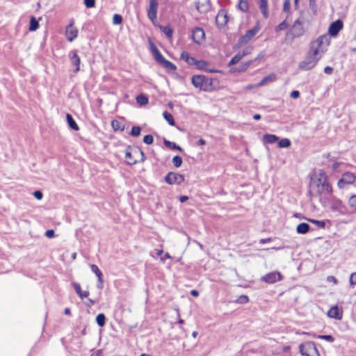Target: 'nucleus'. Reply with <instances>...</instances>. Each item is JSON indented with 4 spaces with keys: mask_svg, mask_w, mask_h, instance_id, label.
<instances>
[{
    "mask_svg": "<svg viewBox=\"0 0 356 356\" xmlns=\"http://www.w3.org/2000/svg\"><path fill=\"white\" fill-rule=\"evenodd\" d=\"M259 9L265 19L268 17V0H259Z\"/></svg>",
    "mask_w": 356,
    "mask_h": 356,
    "instance_id": "nucleus-22",
    "label": "nucleus"
},
{
    "mask_svg": "<svg viewBox=\"0 0 356 356\" xmlns=\"http://www.w3.org/2000/svg\"><path fill=\"white\" fill-rule=\"evenodd\" d=\"M310 226L306 222L300 223L296 227V232L300 234H305L309 232Z\"/></svg>",
    "mask_w": 356,
    "mask_h": 356,
    "instance_id": "nucleus-25",
    "label": "nucleus"
},
{
    "mask_svg": "<svg viewBox=\"0 0 356 356\" xmlns=\"http://www.w3.org/2000/svg\"><path fill=\"white\" fill-rule=\"evenodd\" d=\"M136 102L138 104L144 106L148 103V99L144 95H139L136 97Z\"/></svg>",
    "mask_w": 356,
    "mask_h": 356,
    "instance_id": "nucleus-41",
    "label": "nucleus"
},
{
    "mask_svg": "<svg viewBox=\"0 0 356 356\" xmlns=\"http://www.w3.org/2000/svg\"><path fill=\"white\" fill-rule=\"evenodd\" d=\"M195 6L200 13H206L210 8V1L209 0H197Z\"/></svg>",
    "mask_w": 356,
    "mask_h": 356,
    "instance_id": "nucleus-17",
    "label": "nucleus"
},
{
    "mask_svg": "<svg viewBox=\"0 0 356 356\" xmlns=\"http://www.w3.org/2000/svg\"><path fill=\"white\" fill-rule=\"evenodd\" d=\"M72 284L76 293H77V295H81L82 290L81 289L80 284L76 282H72Z\"/></svg>",
    "mask_w": 356,
    "mask_h": 356,
    "instance_id": "nucleus-55",
    "label": "nucleus"
},
{
    "mask_svg": "<svg viewBox=\"0 0 356 356\" xmlns=\"http://www.w3.org/2000/svg\"><path fill=\"white\" fill-rule=\"evenodd\" d=\"M122 22V17L119 14H115L113 17V24L118 25Z\"/></svg>",
    "mask_w": 356,
    "mask_h": 356,
    "instance_id": "nucleus-47",
    "label": "nucleus"
},
{
    "mask_svg": "<svg viewBox=\"0 0 356 356\" xmlns=\"http://www.w3.org/2000/svg\"><path fill=\"white\" fill-rule=\"evenodd\" d=\"M244 57V54H241V51L237 53L229 62L228 66H232L238 63Z\"/></svg>",
    "mask_w": 356,
    "mask_h": 356,
    "instance_id": "nucleus-32",
    "label": "nucleus"
},
{
    "mask_svg": "<svg viewBox=\"0 0 356 356\" xmlns=\"http://www.w3.org/2000/svg\"><path fill=\"white\" fill-rule=\"evenodd\" d=\"M271 241V238H262L259 241L260 244H264Z\"/></svg>",
    "mask_w": 356,
    "mask_h": 356,
    "instance_id": "nucleus-62",
    "label": "nucleus"
},
{
    "mask_svg": "<svg viewBox=\"0 0 356 356\" xmlns=\"http://www.w3.org/2000/svg\"><path fill=\"white\" fill-rule=\"evenodd\" d=\"M180 58L184 60L188 65H194L196 61V59L190 56L187 51H183L180 55Z\"/></svg>",
    "mask_w": 356,
    "mask_h": 356,
    "instance_id": "nucleus-21",
    "label": "nucleus"
},
{
    "mask_svg": "<svg viewBox=\"0 0 356 356\" xmlns=\"http://www.w3.org/2000/svg\"><path fill=\"white\" fill-rule=\"evenodd\" d=\"M249 298L246 295H241L236 300L235 302L238 304H245L248 302Z\"/></svg>",
    "mask_w": 356,
    "mask_h": 356,
    "instance_id": "nucleus-44",
    "label": "nucleus"
},
{
    "mask_svg": "<svg viewBox=\"0 0 356 356\" xmlns=\"http://www.w3.org/2000/svg\"><path fill=\"white\" fill-rule=\"evenodd\" d=\"M307 22L305 17L303 13L300 15V16L295 20L291 30V34L293 38H298L302 36L306 31L305 28V25Z\"/></svg>",
    "mask_w": 356,
    "mask_h": 356,
    "instance_id": "nucleus-4",
    "label": "nucleus"
},
{
    "mask_svg": "<svg viewBox=\"0 0 356 356\" xmlns=\"http://www.w3.org/2000/svg\"><path fill=\"white\" fill-rule=\"evenodd\" d=\"M80 298L83 299V298H87L89 296V291H81V295H78Z\"/></svg>",
    "mask_w": 356,
    "mask_h": 356,
    "instance_id": "nucleus-61",
    "label": "nucleus"
},
{
    "mask_svg": "<svg viewBox=\"0 0 356 356\" xmlns=\"http://www.w3.org/2000/svg\"><path fill=\"white\" fill-rule=\"evenodd\" d=\"M318 53V49L311 50V51L309 52L307 56L299 63V68L305 71L314 68L320 59L319 58L316 57Z\"/></svg>",
    "mask_w": 356,
    "mask_h": 356,
    "instance_id": "nucleus-2",
    "label": "nucleus"
},
{
    "mask_svg": "<svg viewBox=\"0 0 356 356\" xmlns=\"http://www.w3.org/2000/svg\"><path fill=\"white\" fill-rule=\"evenodd\" d=\"M55 235V232L53 229H48L45 232V236L47 237V238H53Z\"/></svg>",
    "mask_w": 356,
    "mask_h": 356,
    "instance_id": "nucleus-56",
    "label": "nucleus"
},
{
    "mask_svg": "<svg viewBox=\"0 0 356 356\" xmlns=\"http://www.w3.org/2000/svg\"><path fill=\"white\" fill-rule=\"evenodd\" d=\"M287 23L286 22L285 20H284L282 22H281L280 24H279L276 27H275V31L278 32V31H283V30H285L286 28H287Z\"/></svg>",
    "mask_w": 356,
    "mask_h": 356,
    "instance_id": "nucleus-48",
    "label": "nucleus"
},
{
    "mask_svg": "<svg viewBox=\"0 0 356 356\" xmlns=\"http://www.w3.org/2000/svg\"><path fill=\"white\" fill-rule=\"evenodd\" d=\"M316 43L318 45V47L316 49H318V48L321 47L324 44L328 45L329 40L326 35H322L317 39Z\"/></svg>",
    "mask_w": 356,
    "mask_h": 356,
    "instance_id": "nucleus-35",
    "label": "nucleus"
},
{
    "mask_svg": "<svg viewBox=\"0 0 356 356\" xmlns=\"http://www.w3.org/2000/svg\"><path fill=\"white\" fill-rule=\"evenodd\" d=\"M291 145V141L288 138H282L279 140L278 146L280 148H286Z\"/></svg>",
    "mask_w": 356,
    "mask_h": 356,
    "instance_id": "nucleus-42",
    "label": "nucleus"
},
{
    "mask_svg": "<svg viewBox=\"0 0 356 356\" xmlns=\"http://www.w3.org/2000/svg\"><path fill=\"white\" fill-rule=\"evenodd\" d=\"M94 304H95V301L89 298L88 300V302L86 303V305L88 307H91Z\"/></svg>",
    "mask_w": 356,
    "mask_h": 356,
    "instance_id": "nucleus-64",
    "label": "nucleus"
},
{
    "mask_svg": "<svg viewBox=\"0 0 356 356\" xmlns=\"http://www.w3.org/2000/svg\"><path fill=\"white\" fill-rule=\"evenodd\" d=\"M151 51L154 57V59L159 64L165 59V58L161 54L158 48L152 43L151 44Z\"/></svg>",
    "mask_w": 356,
    "mask_h": 356,
    "instance_id": "nucleus-20",
    "label": "nucleus"
},
{
    "mask_svg": "<svg viewBox=\"0 0 356 356\" xmlns=\"http://www.w3.org/2000/svg\"><path fill=\"white\" fill-rule=\"evenodd\" d=\"M141 128L138 126H133L130 134L134 137H138L140 135Z\"/></svg>",
    "mask_w": 356,
    "mask_h": 356,
    "instance_id": "nucleus-43",
    "label": "nucleus"
},
{
    "mask_svg": "<svg viewBox=\"0 0 356 356\" xmlns=\"http://www.w3.org/2000/svg\"><path fill=\"white\" fill-rule=\"evenodd\" d=\"M159 3L157 0H149V8L147 9V17L154 24L157 18V10Z\"/></svg>",
    "mask_w": 356,
    "mask_h": 356,
    "instance_id": "nucleus-10",
    "label": "nucleus"
},
{
    "mask_svg": "<svg viewBox=\"0 0 356 356\" xmlns=\"http://www.w3.org/2000/svg\"><path fill=\"white\" fill-rule=\"evenodd\" d=\"M192 84L202 90H207L209 88L208 79L203 75H194L191 79Z\"/></svg>",
    "mask_w": 356,
    "mask_h": 356,
    "instance_id": "nucleus-5",
    "label": "nucleus"
},
{
    "mask_svg": "<svg viewBox=\"0 0 356 356\" xmlns=\"http://www.w3.org/2000/svg\"><path fill=\"white\" fill-rule=\"evenodd\" d=\"M38 27H39L38 22L36 20V19L34 17H31V18L30 19L29 31H35L38 29Z\"/></svg>",
    "mask_w": 356,
    "mask_h": 356,
    "instance_id": "nucleus-36",
    "label": "nucleus"
},
{
    "mask_svg": "<svg viewBox=\"0 0 356 356\" xmlns=\"http://www.w3.org/2000/svg\"><path fill=\"white\" fill-rule=\"evenodd\" d=\"M348 205L356 211V195H353L350 197L348 200Z\"/></svg>",
    "mask_w": 356,
    "mask_h": 356,
    "instance_id": "nucleus-45",
    "label": "nucleus"
},
{
    "mask_svg": "<svg viewBox=\"0 0 356 356\" xmlns=\"http://www.w3.org/2000/svg\"><path fill=\"white\" fill-rule=\"evenodd\" d=\"M317 338L321 339H324V340L331 342V343L334 341V337L332 335H329V334L318 335Z\"/></svg>",
    "mask_w": 356,
    "mask_h": 356,
    "instance_id": "nucleus-49",
    "label": "nucleus"
},
{
    "mask_svg": "<svg viewBox=\"0 0 356 356\" xmlns=\"http://www.w3.org/2000/svg\"><path fill=\"white\" fill-rule=\"evenodd\" d=\"M172 163L176 168L181 166L182 163V159L181 156L176 155L172 159Z\"/></svg>",
    "mask_w": 356,
    "mask_h": 356,
    "instance_id": "nucleus-46",
    "label": "nucleus"
},
{
    "mask_svg": "<svg viewBox=\"0 0 356 356\" xmlns=\"http://www.w3.org/2000/svg\"><path fill=\"white\" fill-rule=\"evenodd\" d=\"M164 145L171 149H177L180 152L183 151V149L180 146L170 140H164Z\"/></svg>",
    "mask_w": 356,
    "mask_h": 356,
    "instance_id": "nucleus-34",
    "label": "nucleus"
},
{
    "mask_svg": "<svg viewBox=\"0 0 356 356\" xmlns=\"http://www.w3.org/2000/svg\"><path fill=\"white\" fill-rule=\"evenodd\" d=\"M143 142L147 145H151L154 142V138L150 134L146 135L143 138Z\"/></svg>",
    "mask_w": 356,
    "mask_h": 356,
    "instance_id": "nucleus-51",
    "label": "nucleus"
},
{
    "mask_svg": "<svg viewBox=\"0 0 356 356\" xmlns=\"http://www.w3.org/2000/svg\"><path fill=\"white\" fill-rule=\"evenodd\" d=\"M290 96L293 99H297L300 97V92L298 90H293L291 92Z\"/></svg>",
    "mask_w": 356,
    "mask_h": 356,
    "instance_id": "nucleus-58",
    "label": "nucleus"
},
{
    "mask_svg": "<svg viewBox=\"0 0 356 356\" xmlns=\"http://www.w3.org/2000/svg\"><path fill=\"white\" fill-rule=\"evenodd\" d=\"M188 200V196H186V195H182V196H180L179 197V201L183 203V202H185L186 201H187Z\"/></svg>",
    "mask_w": 356,
    "mask_h": 356,
    "instance_id": "nucleus-63",
    "label": "nucleus"
},
{
    "mask_svg": "<svg viewBox=\"0 0 356 356\" xmlns=\"http://www.w3.org/2000/svg\"><path fill=\"white\" fill-rule=\"evenodd\" d=\"M111 125L115 131H123L124 129V125L118 120H113Z\"/></svg>",
    "mask_w": 356,
    "mask_h": 356,
    "instance_id": "nucleus-40",
    "label": "nucleus"
},
{
    "mask_svg": "<svg viewBox=\"0 0 356 356\" xmlns=\"http://www.w3.org/2000/svg\"><path fill=\"white\" fill-rule=\"evenodd\" d=\"M327 316L332 318L341 320L342 318V312L337 306H334L327 312Z\"/></svg>",
    "mask_w": 356,
    "mask_h": 356,
    "instance_id": "nucleus-19",
    "label": "nucleus"
},
{
    "mask_svg": "<svg viewBox=\"0 0 356 356\" xmlns=\"http://www.w3.org/2000/svg\"><path fill=\"white\" fill-rule=\"evenodd\" d=\"M291 8V1L290 0H284L283 3V11L285 13H289L290 11Z\"/></svg>",
    "mask_w": 356,
    "mask_h": 356,
    "instance_id": "nucleus-52",
    "label": "nucleus"
},
{
    "mask_svg": "<svg viewBox=\"0 0 356 356\" xmlns=\"http://www.w3.org/2000/svg\"><path fill=\"white\" fill-rule=\"evenodd\" d=\"M349 282L350 286H354L356 284V272L350 274Z\"/></svg>",
    "mask_w": 356,
    "mask_h": 356,
    "instance_id": "nucleus-54",
    "label": "nucleus"
},
{
    "mask_svg": "<svg viewBox=\"0 0 356 356\" xmlns=\"http://www.w3.org/2000/svg\"><path fill=\"white\" fill-rule=\"evenodd\" d=\"M205 34L202 28L196 27L193 30L192 39L196 44H201L204 40Z\"/></svg>",
    "mask_w": 356,
    "mask_h": 356,
    "instance_id": "nucleus-15",
    "label": "nucleus"
},
{
    "mask_svg": "<svg viewBox=\"0 0 356 356\" xmlns=\"http://www.w3.org/2000/svg\"><path fill=\"white\" fill-rule=\"evenodd\" d=\"M252 63V60L247 61L235 69L236 72H245L248 69L250 65Z\"/></svg>",
    "mask_w": 356,
    "mask_h": 356,
    "instance_id": "nucleus-37",
    "label": "nucleus"
},
{
    "mask_svg": "<svg viewBox=\"0 0 356 356\" xmlns=\"http://www.w3.org/2000/svg\"><path fill=\"white\" fill-rule=\"evenodd\" d=\"M312 191L314 193L316 196L318 197L319 200L323 204H325L326 200H328L332 195V188L329 183L312 187Z\"/></svg>",
    "mask_w": 356,
    "mask_h": 356,
    "instance_id": "nucleus-1",
    "label": "nucleus"
},
{
    "mask_svg": "<svg viewBox=\"0 0 356 356\" xmlns=\"http://www.w3.org/2000/svg\"><path fill=\"white\" fill-rule=\"evenodd\" d=\"M90 269L96 275V276L98 278L99 284L97 285L98 288H102V273L101 270L99 269L98 266L95 264H91L90 265Z\"/></svg>",
    "mask_w": 356,
    "mask_h": 356,
    "instance_id": "nucleus-23",
    "label": "nucleus"
},
{
    "mask_svg": "<svg viewBox=\"0 0 356 356\" xmlns=\"http://www.w3.org/2000/svg\"><path fill=\"white\" fill-rule=\"evenodd\" d=\"M309 221L320 228H324L325 227V222L323 220H309Z\"/></svg>",
    "mask_w": 356,
    "mask_h": 356,
    "instance_id": "nucleus-50",
    "label": "nucleus"
},
{
    "mask_svg": "<svg viewBox=\"0 0 356 356\" xmlns=\"http://www.w3.org/2000/svg\"><path fill=\"white\" fill-rule=\"evenodd\" d=\"M237 8L243 13H246L249 10V3L248 0H239L237 4Z\"/></svg>",
    "mask_w": 356,
    "mask_h": 356,
    "instance_id": "nucleus-28",
    "label": "nucleus"
},
{
    "mask_svg": "<svg viewBox=\"0 0 356 356\" xmlns=\"http://www.w3.org/2000/svg\"><path fill=\"white\" fill-rule=\"evenodd\" d=\"M34 197L38 200H41L42 198V193L40 191H35L33 193Z\"/></svg>",
    "mask_w": 356,
    "mask_h": 356,
    "instance_id": "nucleus-57",
    "label": "nucleus"
},
{
    "mask_svg": "<svg viewBox=\"0 0 356 356\" xmlns=\"http://www.w3.org/2000/svg\"><path fill=\"white\" fill-rule=\"evenodd\" d=\"M163 116L170 125H175V120L173 118V116L169 112L164 111L163 113Z\"/></svg>",
    "mask_w": 356,
    "mask_h": 356,
    "instance_id": "nucleus-38",
    "label": "nucleus"
},
{
    "mask_svg": "<svg viewBox=\"0 0 356 356\" xmlns=\"http://www.w3.org/2000/svg\"><path fill=\"white\" fill-rule=\"evenodd\" d=\"M194 65L198 70H208L207 67L209 66V63L203 60H196Z\"/></svg>",
    "mask_w": 356,
    "mask_h": 356,
    "instance_id": "nucleus-33",
    "label": "nucleus"
},
{
    "mask_svg": "<svg viewBox=\"0 0 356 356\" xmlns=\"http://www.w3.org/2000/svg\"><path fill=\"white\" fill-rule=\"evenodd\" d=\"M333 68L330 66H327L324 68V72L327 74H331L333 72Z\"/></svg>",
    "mask_w": 356,
    "mask_h": 356,
    "instance_id": "nucleus-60",
    "label": "nucleus"
},
{
    "mask_svg": "<svg viewBox=\"0 0 356 356\" xmlns=\"http://www.w3.org/2000/svg\"><path fill=\"white\" fill-rule=\"evenodd\" d=\"M355 177L354 174L346 172L342 175L341 178L338 181L337 185L339 188H343L347 185L351 184L355 181Z\"/></svg>",
    "mask_w": 356,
    "mask_h": 356,
    "instance_id": "nucleus-12",
    "label": "nucleus"
},
{
    "mask_svg": "<svg viewBox=\"0 0 356 356\" xmlns=\"http://www.w3.org/2000/svg\"><path fill=\"white\" fill-rule=\"evenodd\" d=\"M96 322L99 327H103L106 323V316L104 314H99L96 316Z\"/></svg>",
    "mask_w": 356,
    "mask_h": 356,
    "instance_id": "nucleus-39",
    "label": "nucleus"
},
{
    "mask_svg": "<svg viewBox=\"0 0 356 356\" xmlns=\"http://www.w3.org/2000/svg\"><path fill=\"white\" fill-rule=\"evenodd\" d=\"M260 28L259 25L255 26L254 28L246 31L245 34L239 38V43L246 44L249 42L255 35L259 31Z\"/></svg>",
    "mask_w": 356,
    "mask_h": 356,
    "instance_id": "nucleus-13",
    "label": "nucleus"
},
{
    "mask_svg": "<svg viewBox=\"0 0 356 356\" xmlns=\"http://www.w3.org/2000/svg\"><path fill=\"white\" fill-rule=\"evenodd\" d=\"M327 182V177L323 170H319L314 177L311 178L310 186L314 187L319 185H323Z\"/></svg>",
    "mask_w": 356,
    "mask_h": 356,
    "instance_id": "nucleus-6",
    "label": "nucleus"
},
{
    "mask_svg": "<svg viewBox=\"0 0 356 356\" xmlns=\"http://www.w3.org/2000/svg\"><path fill=\"white\" fill-rule=\"evenodd\" d=\"M159 28L168 38H172L173 31L170 26L159 25Z\"/></svg>",
    "mask_w": 356,
    "mask_h": 356,
    "instance_id": "nucleus-31",
    "label": "nucleus"
},
{
    "mask_svg": "<svg viewBox=\"0 0 356 356\" xmlns=\"http://www.w3.org/2000/svg\"><path fill=\"white\" fill-rule=\"evenodd\" d=\"M329 205L330 210L337 213V215L345 216L349 213L347 207L336 197L331 195L329 199Z\"/></svg>",
    "mask_w": 356,
    "mask_h": 356,
    "instance_id": "nucleus-3",
    "label": "nucleus"
},
{
    "mask_svg": "<svg viewBox=\"0 0 356 356\" xmlns=\"http://www.w3.org/2000/svg\"><path fill=\"white\" fill-rule=\"evenodd\" d=\"M84 5L88 8H91L95 6V0H84Z\"/></svg>",
    "mask_w": 356,
    "mask_h": 356,
    "instance_id": "nucleus-53",
    "label": "nucleus"
},
{
    "mask_svg": "<svg viewBox=\"0 0 356 356\" xmlns=\"http://www.w3.org/2000/svg\"><path fill=\"white\" fill-rule=\"evenodd\" d=\"M160 65L169 72L175 71L177 70L176 65L165 58L160 63Z\"/></svg>",
    "mask_w": 356,
    "mask_h": 356,
    "instance_id": "nucleus-27",
    "label": "nucleus"
},
{
    "mask_svg": "<svg viewBox=\"0 0 356 356\" xmlns=\"http://www.w3.org/2000/svg\"><path fill=\"white\" fill-rule=\"evenodd\" d=\"M283 275L278 271H273L267 273L261 277V280L267 284H275L277 282L282 280Z\"/></svg>",
    "mask_w": 356,
    "mask_h": 356,
    "instance_id": "nucleus-9",
    "label": "nucleus"
},
{
    "mask_svg": "<svg viewBox=\"0 0 356 356\" xmlns=\"http://www.w3.org/2000/svg\"><path fill=\"white\" fill-rule=\"evenodd\" d=\"M278 139L279 138L274 134H266L263 136L264 142L267 144H273L277 141Z\"/></svg>",
    "mask_w": 356,
    "mask_h": 356,
    "instance_id": "nucleus-26",
    "label": "nucleus"
},
{
    "mask_svg": "<svg viewBox=\"0 0 356 356\" xmlns=\"http://www.w3.org/2000/svg\"><path fill=\"white\" fill-rule=\"evenodd\" d=\"M164 179L165 181L170 185H180L184 181V177L179 173L170 172L166 175Z\"/></svg>",
    "mask_w": 356,
    "mask_h": 356,
    "instance_id": "nucleus-7",
    "label": "nucleus"
},
{
    "mask_svg": "<svg viewBox=\"0 0 356 356\" xmlns=\"http://www.w3.org/2000/svg\"><path fill=\"white\" fill-rule=\"evenodd\" d=\"M66 118H67V124L72 129H73L74 131H78L79 129V126L77 125L76 122H75L73 117L70 114H67Z\"/></svg>",
    "mask_w": 356,
    "mask_h": 356,
    "instance_id": "nucleus-29",
    "label": "nucleus"
},
{
    "mask_svg": "<svg viewBox=\"0 0 356 356\" xmlns=\"http://www.w3.org/2000/svg\"><path fill=\"white\" fill-rule=\"evenodd\" d=\"M74 19H71L68 26L65 29V36L69 42L74 41L78 35L79 31L76 27L74 26Z\"/></svg>",
    "mask_w": 356,
    "mask_h": 356,
    "instance_id": "nucleus-11",
    "label": "nucleus"
},
{
    "mask_svg": "<svg viewBox=\"0 0 356 356\" xmlns=\"http://www.w3.org/2000/svg\"><path fill=\"white\" fill-rule=\"evenodd\" d=\"M327 281L329 282H332L334 284H337V280L332 275H330L327 277Z\"/></svg>",
    "mask_w": 356,
    "mask_h": 356,
    "instance_id": "nucleus-59",
    "label": "nucleus"
},
{
    "mask_svg": "<svg viewBox=\"0 0 356 356\" xmlns=\"http://www.w3.org/2000/svg\"><path fill=\"white\" fill-rule=\"evenodd\" d=\"M140 154L141 156V161H145V154L144 152L139 148L134 149L132 152H127L125 154L126 162L128 165H132L136 164L138 161L134 158V156Z\"/></svg>",
    "mask_w": 356,
    "mask_h": 356,
    "instance_id": "nucleus-8",
    "label": "nucleus"
},
{
    "mask_svg": "<svg viewBox=\"0 0 356 356\" xmlns=\"http://www.w3.org/2000/svg\"><path fill=\"white\" fill-rule=\"evenodd\" d=\"M228 22L227 15L223 12H219L216 17V23L218 28H222Z\"/></svg>",
    "mask_w": 356,
    "mask_h": 356,
    "instance_id": "nucleus-18",
    "label": "nucleus"
},
{
    "mask_svg": "<svg viewBox=\"0 0 356 356\" xmlns=\"http://www.w3.org/2000/svg\"><path fill=\"white\" fill-rule=\"evenodd\" d=\"M313 350L314 351H316V346L314 345V343H308L307 345V350H305V347L303 344H300L299 346V350H300V353H301V355H305V356H310L308 353H307V350Z\"/></svg>",
    "mask_w": 356,
    "mask_h": 356,
    "instance_id": "nucleus-24",
    "label": "nucleus"
},
{
    "mask_svg": "<svg viewBox=\"0 0 356 356\" xmlns=\"http://www.w3.org/2000/svg\"><path fill=\"white\" fill-rule=\"evenodd\" d=\"M277 79V76L274 73H272L264 78L259 83V86H264L268 83L274 82Z\"/></svg>",
    "mask_w": 356,
    "mask_h": 356,
    "instance_id": "nucleus-30",
    "label": "nucleus"
},
{
    "mask_svg": "<svg viewBox=\"0 0 356 356\" xmlns=\"http://www.w3.org/2000/svg\"><path fill=\"white\" fill-rule=\"evenodd\" d=\"M68 57L70 58L71 65L75 67L74 72H78L80 70L81 59L78 56L76 51H70L68 54Z\"/></svg>",
    "mask_w": 356,
    "mask_h": 356,
    "instance_id": "nucleus-14",
    "label": "nucleus"
},
{
    "mask_svg": "<svg viewBox=\"0 0 356 356\" xmlns=\"http://www.w3.org/2000/svg\"><path fill=\"white\" fill-rule=\"evenodd\" d=\"M342 29V21L341 19H337L331 23L328 29V33L331 36H336Z\"/></svg>",
    "mask_w": 356,
    "mask_h": 356,
    "instance_id": "nucleus-16",
    "label": "nucleus"
}]
</instances>
